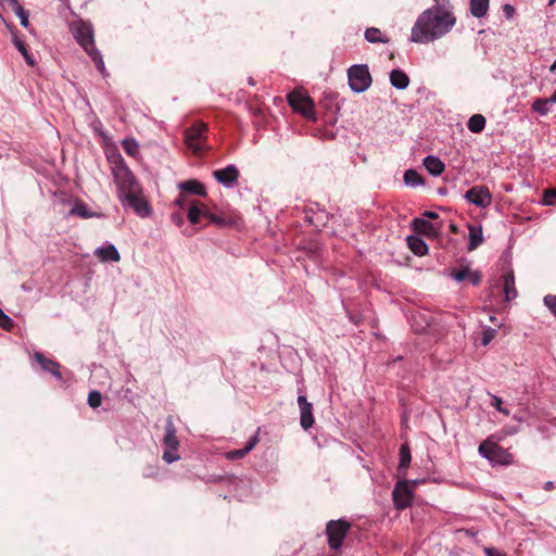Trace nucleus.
I'll use <instances>...</instances> for the list:
<instances>
[{
    "mask_svg": "<svg viewBox=\"0 0 556 556\" xmlns=\"http://www.w3.org/2000/svg\"><path fill=\"white\" fill-rule=\"evenodd\" d=\"M456 17L445 5H434L425 10L416 20L410 40L429 43L445 36L454 27Z\"/></svg>",
    "mask_w": 556,
    "mask_h": 556,
    "instance_id": "obj_1",
    "label": "nucleus"
},
{
    "mask_svg": "<svg viewBox=\"0 0 556 556\" xmlns=\"http://www.w3.org/2000/svg\"><path fill=\"white\" fill-rule=\"evenodd\" d=\"M70 29L79 46L92 59L99 72L105 76L106 70L103 58L94 46L92 25L85 21H76L71 24Z\"/></svg>",
    "mask_w": 556,
    "mask_h": 556,
    "instance_id": "obj_2",
    "label": "nucleus"
},
{
    "mask_svg": "<svg viewBox=\"0 0 556 556\" xmlns=\"http://www.w3.org/2000/svg\"><path fill=\"white\" fill-rule=\"evenodd\" d=\"M116 159L117 163L113 167V175L118 186L121 200L126 193L140 192L141 190L131 170L125 165L122 156L117 155Z\"/></svg>",
    "mask_w": 556,
    "mask_h": 556,
    "instance_id": "obj_3",
    "label": "nucleus"
},
{
    "mask_svg": "<svg viewBox=\"0 0 556 556\" xmlns=\"http://www.w3.org/2000/svg\"><path fill=\"white\" fill-rule=\"evenodd\" d=\"M479 454L494 465H510L513 455L490 439L483 441L478 448Z\"/></svg>",
    "mask_w": 556,
    "mask_h": 556,
    "instance_id": "obj_4",
    "label": "nucleus"
},
{
    "mask_svg": "<svg viewBox=\"0 0 556 556\" xmlns=\"http://www.w3.org/2000/svg\"><path fill=\"white\" fill-rule=\"evenodd\" d=\"M287 99L293 111L302 114L307 119H316L314 101L305 92L294 90L288 94Z\"/></svg>",
    "mask_w": 556,
    "mask_h": 556,
    "instance_id": "obj_5",
    "label": "nucleus"
},
{
    "mask_svg": "<svg viewBox=\"0 0 556 556\" xmlns=\"http://www.w3.org/2000/svg\"><path fill=\"white\" fill-rule=\"evenodd\" d=\"M349 85L351 89L361 93L366 91L371 85V75L365 64L352 65L348 71Z\"/></svg>",
    "mask_w": 556,
    "mask_h": 556,
    "instance_id": "obj_6",
    "label": "nucleus"
},
{
    "mask_svg": "<svg viewBox=\"0 0 556 556\" xmlns=\"http://www.w3.org/2000/svg\"><path fill=\"white\" fill-rule=\"evenodd\" d=\"M163 444L165 446V451L163 453V459L167 464H172L177 462L180 457L176 452L179 446V441L176 435V428L174 426V421L172 417L166 419L165 425V435L163 439Z\"/></svg>",
    "mask_w": 556,
    "mask_h": 556,
    "instance_id": "obj_7",
    "label": "nucleus"
},
{
    "mask_svg": "<svg viewBox=\"0 0 556 556\" xmlns=\"http://www.w3.org/2000/svg\"><path fill=\"white\" fill-rule=\"evenodd\" d=\"M207 125L204 123H195L185 132L186 144L198 153L204 150L206 141Z\"/></svg>",
    "mask_w": 556,
    "mask_h": 556,
    "instance_id": "obj_8",
    "label": "nucleus"
},
{
    "mask_svg": "<svg viewBox=\"0 0 556 556\" xmlns=\"http://www.w3.org/2000/svg\"><path fill=\"white\" fill-rule=\"evenodd\" d=\"M350 527L351 525L342 519L331 520L328 522L326 532L328 535L329 546L332 549H338L341 546Z\"/></svg>",
    "mask_w": 556,
    "mask_h": 556,
    "instance_id": "obj_9",
    "label": "nucleus"
},
{
    "mask_svg": "<svg viewBox=\"0 0 556 556\" xmlns=\"http://www.w3.org/2000/svg\"><path fill=\"white\" fill-rule=\"evenodd\" d=\"M413 490L408 480L399 481L392 492L393 503L396 509H405L410 506L413 501Z\"/></svg>",
    "mask_w": 556,
    "mask_h": 556,
    "instance_id": "obj_10",
    "label": "nucleus"
},
{
    "mask_svg": "<svg viewBox=\"0 0 556 556\" xmlns=\"http://www.w3.org/2000/svg\"><path fill=\"white\" fill-rule=\"evenodd\" d=\"M140 192L126 193L122 197L121 202L124 206H129L140 217H148L151 215V207L146 199L139 195Z\"/></svg>",
    "mask_w": 556,
    "mask_h": 556,
    "instance_id": "obj_11",
    "label": "nucleus"
},
{
    "mask_svg": "<svg viewBox=\"0 0 556 556\" xmlns=\"http://www.w3.org/2000/svg\"><path fill=\"white\" fill-rule=\"evenodd\" d=\"M465 199L478 207H488L492 202L491 192L485 186L472 187L466 192Z\"/></svg>",
    "mask_w": 556,
    "mask_h": 556,
    "instance_id": "obj_12",
    "label": "nucleus"
},
{
    "mask_svg": "<svg viewBox=\"0 0 556 556\" xmlns=\"http://www.w3.org/2000/svg\"><path fill=\"white\" fill-rule=\"evenodd\" d=\"M216 180L227 188L232 187L239 177V172L235 165H228L224 169H217L213 173Z\"/></svg>",
    "mask_w": 556,
    "mask_h": 556,
    "instance_id": "obj_13",
    "label": "nucleus"
},
{
    "mask_svg": "<svg viewBox=\"0 0 556 556\" xmlns=\"http://www.w3.org/2000/svg\"><path fill=\"white\" fill-rule=\"evenodd\" d=\"M298 404L301 412V426L303 429L307 430L314 425L313 406L307 402L304 395L298 396Z\"/></svg>",
    "mask_w": 556,
    "mask_h": 556,
    "instance_id": "obj_14",
    "label": "nucleus"
},
{
    "mask_svg": "<svg viewBox=\"0 0 556 556\" xmlns=\"http://www.w3.org/2000/svg\"><path fill=\"white\" fill-rule=\"evenodd\" d=\"M34 359L41 366V368L45 371L50 372L51 375H53L58 379H62V375L60 372V364L59 363L45 357V355L42 353H40V352H35L34 353Z\"/></svg>",
    "mask_w": 556,
    "mask_h": 556,
    "instance_id": "obj_15",
    "label": "nucleus"
},
{
    "mask_svg": "<svg viewBox=\"0 0 556 556\" xmlns=\"http://www.w3.org/2000/svg\"><path fill=\"white\" fill-rule=\"evenodd\" d=\"M94 254L103 263L118 262L121 260V255L115 245L113 244L99 247L98 249H96Z\"/></svg>",
    "mask_w": 556,
    "mask_h": 556,
    "instance_id": "obj_16",
    "label": "nucleus"
},
{
    "mask_svg": "<svg viewBox=\"0 0 556 556\" xmlns=\"http://www.w3.org/2000/svg\"><path fill=\"white\" fill-rule=\"evenodd\" d=\"M258 442V433H255L243 448L229 451L226 454V458L230 460L243 458L248 453H250Z\"/></svg>",
    "mask_w": 556,
    "mask_h": 556,
    "instance_id": "obj_17",
    "label": "nucleus"
},
{
    "mask_svg": "<svg viewBox=\"0 0 556 556\" xmlns=\"http://www.w3.org/2000/svg\"><path fill=\"white\" fill-rule=\"evenodd\" d=\"M413 227L417 232L427 236L437 233L441 229V225L432 224L422 218H415L413 220Z\"/></svg>",
    "mask_w": 556,
    "mask_h": 556,
    "instance_id": "obj_18",
    "label": "nucleus"
},
{
    "mask_svg": "<svg viewBox=\"0 0 556 556\" xmlns=\"http://www.w3.org/2000/svg\"><path fill=\"white\" fill-rule=\"evenodd\" d=\"M424 165L432 176H440L445 169L444 163L434 155L426 156L424 159Z\"/></svg>",
    "mask_w": 556,
    "mask_h": 556,
    "instance_id": "obj_19",
    "label": "nucleus"
},
{
    "mask_svg": "<svg viewBox=\"0 0 556 556\" xmlns=\"http://www.w3.org/2000/svg\"><path fill=\"white\" fill-rule=\"evenodd\" d=\"M503 291L506 301L515 300L518 295L517 289L515 288V276L513 271L507 273L503 277Z\"/></svg>",
    "mask_w": 556,
    "mask_h": 556,
    "instance_id": "obj_20",
    "label": "nucleus"
},
{
    "mask_svg": "<svg viewBox=\"0 0 556 556\" xmlns=\"http://www.w3.org/2000/svg\"><path fill=\"white\" fill-rule=\"evenodd\" d=\"M390 83L394 88L403 90L407 88L409 84V78L403 71L393 70L390 73Z\"/></svg>",
    "mask_w": 556,
    "mask_h": 556,
    "instance_id": "obj_21",
    "label": "nucleus"
},
{
    "mask_svg": "<svg viewBox=\"0 0 556 556\" xmlns=\"http://www.w3.org/2000/svg\"><path fill=\"white\" fill-rule=\"evenodd\" d=\"M407 244L412 252L416 255L422 256L428 253V245L426 242L416 236H408L407 237Z\"/></svg>",
    "mask_w": 556,
    "mask_h": 556,
    "instance_id": "obj_22",
    "label": "nucleus"
},
{
    "mask_svg": "<svg viewBox=\"0 0 556 556\" xmlns=\"http://www.w3.org/2000/svg\"><path fill=\"white\" fill-rule=\"evenodd\" d=\"M483 242L482 228L480 226H469L468 250H476Z\"/></svg>",
    "mask_w": 556,
    "mask_h": 556,
    "instance_id": "obj_23",
    "label": "nucleus"
},
{
    "mask_svg": "<svg viewBox=\"0 0 556 556\" xmlns=\"http://www.w3.org/2000/svg\"><path fill=\"white\" fill-rule=\"evenodd\" d=\"M179 188L181 190H185V191L198 194V195H202V197H204L206 194L205 187L198 180H192V179L186 180L179 185Z\"/></svg>",
    "mask_w": 556,
    "mask_h": 556,
    "instance_id": "obj_24",
    "label": "nucleus"
},
{
    "mask_svg": "<svg viewBox=\"0 0 556 556\" xmlns=\"http://www.w3.org/2000/svg\"><path fill=\"white\" fill-rule=\"evenodd\" d=\"M490 0H470V13L475 17H483L489 10Z\"/></svg>",
    "mask_w": 556,
    "mask_h": 556,
    "instance_id": "obj_25",
    "label": "nucleus"
},
{
    "mask_svg": "<svg viewBox=\"0 0 556 556\" xmlns=\"http://www.w3.org/2000/svg\"><path fill=\"white\" fill-rule=\"evenodd\" d=\"M468 129L471 132L479 134L485 127V117L481 114L472 115L468 121Z\"/></svg>",
    "mask_w": 556,
    "mask_h": 556,
    "instance_id": "obj_26",
    "label": "nucleus"
},
{
    "mask_svg": "<svg viewBox=\"0 0 556 556\" xmlns=\"http://www.w3.org/2000/svg\"><path fill=\"white\" fill-rule=\"evenodd\" d=\"M365 38L367 41L376 43V42H382L387 43L389 41V38L382 35L381 30L376 27H370L365 31Z\"/></svg>",
    "mask_w": 556,
    "mask_h": 556,
    "instance_id": "obj_27",
    "label": "nucleus"
},
{
    "mask_svg": "<svg viewBox=\"0 0 556 556\" xmlns=\"http://www.w3.org/2000/svg\"><path fill=\"white\" fill-rule=\"evenodd\" d=\"M13 43L16 47V49L21 52V54L24 56L26 63L29 66H34L35 59L28 53L24 42L20 38H17V36L15 34H13Z\"/></svg>",
    "mask_w": 556,
    "mask_h": 556,
    "instance_id": "obj_28",
    "label": "nucleus"
},
{
    "mask_svg": "<svg viewBox=\"0 0 556 556\" xmlns=\"http://www.w3.org/2000/svg\"><path fill=\"white\" fill-rule=\"evenodd\" d=\"M404 181L407 186L417 187L424 184L421 176L414 169H407L404 174Z\"/></svg>",
    "mask_w": 556,
    "mask_h": 556,
    "instance_id": "obj_29",
    "label": "nucleus"
},
{
    "mask_svg": "<svg viewBox=\"0 0 556 556\" xmlns=\"http://www.w3.org/2000/svg\"><path fill=\"white\" fill-rule=\"evenodd\" d=\"M410 459H412V456H410V450H409V446L408 444H402L401 445V448H400V465H399V468L400 469H407L409 464H410Z\"/></svg>",
    "mask_w": 556,
    "mask_h": 556,
    "instance_id": "obj_30",
    "label": "nucleus"
},
{
    "mask_svg": "<svg viewBox=\"0 0 556 556\" xmlns=\"http://www.w3.org/2000/svg\"><path fill=\"white\" fill-rule=\"evenodd\" d=\"M551 99H538L532 103V110L544 116L549 112Z\"/></svg>",
    "mask_w": 556,
    "mask_h": 556,
    "instance_id": "obj_31",
    "label": "nucleus"
},
{
    "mask_svg": "<svg viewBox=\"0 0 556 556\" xmlns=\"http://www.w3.org/2000/svg\"><path fill=\"white\" fill-rule=\"evenodd\" d=\"M123 149L130 156H136L139 152V144L132 138H127L122 141Z\"/></svg>",
    "mask_w": 556,
    "mask_h": 556,
    "instance_id": "obj_32",
    "label": "nucleus"
},
{
    "mask_svg": "<svg viewBox=\"0 0 556 556\" xmlns=\"http://www.w3.org/2000/svg\"><path fill=\"white\" fill-rule=\"evenodd\" d=\"M204 210H201L197 205H191L188 211V219L191 224L195 225L199 223L200 217L203 215Z\"/></svg>",
    "mask_w": 556,
    "mask_h": 556,
    "instance_id": "obj_33",
    "label": "nucleus"
},
{
    "mask_svg": "<svg viewBox=\"0 0 556 556\" xmlns=\"http://www.w3.org/2000/svg\"><path fill=\"white\" fill-rule=\"evenodd\" d=\"M495 336H496V329L491 328V327H485L482 330L481 344L483 346L489 345L490 342L495 338Z\"/></svg>",
    "mask_w": 556,
    "mask_h": 556,
    "instance_id": "obj_34",
    "label": "nucleus"
},
{
    "mask_svg": "<svg viewBox=\"0 0 556 556\" xmlns=\"http://www.w3.org/2000/svg\"><path fill=\"white\" fill-rule=\"evenodd\" d=\"M14 323L10 316H8L0 307V327L7 331L12 330Z\"/></svg>",
    "mask_w": 556,
    "mask_h": 556,
    "instance_id": "obj_35",
    "label": "nucleus"
},
{
    "mask_svg": "<svg viewBox=\"0 0 556 556\" xmlns=\"http://www.w3.org/2000/svg\"><path fill=\"white\" fill-rule=\"evenodd\" d=\"M71 215H76L83 218L91 217L92 215L88 212V208L85 204H76L71 210Z\"/></svg>",
    "mask_w": 556,
    "mask_h": 556,
    "instance_id": "obj_36",
    "label": "nucleus"
},
{
    "mask_svg": "<svg viewBox=\"0 0 556 556\" xmlns=\"http://www.w3.org/2000/svg\"><path fill=\"white\" fill-rule=\"evenodd\" d=\"M544 305L548 308L552 315L556 318V295L547 294L543 298Z\"/></svg>",
    "mask_w": 556,
    "mask_h": 556,
    "instance_id": "obj_37",
    "label": "nucleus"
},
{
    "mask_svg": "<svg viewBox=\"0 0 556 556\" xmlns=\"http://www.w3.org/2000/svg\"><path fill=\"white\" fill-rule=\"evenodd\" d=\"M102 395L99 391H91L88 395V403L91 407L97 408L101 405Z\"/></svg>",
    "mask_w": 556,
    "mask_h": 556,
    "instance_id": "obj_38",
    "label": "nucleus"
},
{
    "mask_svg": "<svg viewBox=\"0 0 556 556\" xmlns=\"http://www.w3.org/2000/svg\"><path fill=\"white\" fill-rule=\"evenodd\" d=\"M14 13L16 14V16L20 18L21 21V25L25 28H27L29 26V21H28V13L27 11L24 10V8L21 5L18 8H16V10H14Z\"/></svg>",
    "mask_w": 556,
    "mask_h": 556,
    "instance_id": "obj_39",
    "label": "nucleus"
},
{
    "mask_svg": "<svg viewBox=\"0 0 556 556\" xmlns=\"http://www.w3.org/2000/svg\"><path fill=\"white\" fill-rule=\"evenodd\" d=\"M543 203L545 205L556 204V189L546 190L543 197Z\"/></svg>",
    "mask_w": 556,
    "mask_h": 556,
    "instance_id": "obj_40",
    "label": "nucleus"
},
{
    "mask_svg": "<svg viewBox=\"0 0 556 556\" xmlns=\"http://www.w3.org/2000/svg\"><path fill=\"white\" fill-rule=\"evenodd\" d=\"M469 268L466 267V268H463L460 270H456V271H453L451 274V276L453 277L454 280L456 281H464L467 279L468 275H469Z\"/></svg>",
    "mask_w": 556,
    "mask_h": 556,
    "instance_id": "obj_41",
    "label": "nucleus"
},
{
    "mask_svg": "<svg viewBox=\"0 0 556 556\" xmlns=\"http://www.w3.org/2000/svg\"><path fill=\"white\" fill-rule=\"evenodd\" d=\"M203 216L208 218V220L211 223L216 224L218 226H223V225L226 224L225 219H223L222 217H219V216H217L215 214L210 213L207 210H204Z\"/></svg>",
    "mask_w": 556,
    "mask_h": 556,
    "instance_id": "obj_42",
    "label": "nucleus"
},
{
    "mask_svg": "<svg viewBox=\"0 0 556 556\" xmlns=\"http://www.w3.org/2000/svg\"><path fill=\"white\" fill-rule=\"evenodd\" d=\"M492 400H493V406L495 407L496 410H498L500 413H502V414H504L506 416L509 415V410L502 406L503 402H502L501 397H498L496 395H493Z\"/></svg>",
    "mask_w": 556,
    "mask_h": 556,
    "instance_id": "obj_43",
    "label": "nucleus"
},
{
    "mask_svg": "<svg viewBox=\"0 0 556 556\" xmlns=\"http://www.w3.org/2000/svg\"><path fill=\"white\" fill-rule=\"evenodd\" d=\"M467 279L473 285L477 286L481 281V275L478 271L469 270V275Z\"/></svg>",
    "mask_w": 556,
    "mask_h": 556,
    "instance_id": "obj_44",
    "label": "nucleus"
},
{
    "mask_svg": "<svg viewBox=\"0 0 556 556\" xmlns=\"http://www.w3.org/2000/svg\"><path fill=\"white\" fill-rule=\"evenodd\" d=\"M484 553L486 556H507L506 554L497 551L496 548H493V547H486L484 548Z\"/></svg>",
    "mask_w": 556,
    "mask_h": 556,
    "instance_id": "obj_45",
    "label": "nucleus"
},
{
    "mask_svg": "<svg viewBox=\"0 0 556 556\" xmlns=\"http://www.w3.org/2000/svg\"><path fill=\"white\" fill-rule=\"evenodd\" d=\"M503 11H504L505 16L507 18H510L514 15V13H515V9H514V7L511 4H505L503 7Z\"/></svg>",
    "mask_w": 556,
    "mask_h": 556,
    "instance_id": "obj_46",
    "label": "nucleus"
},
{
    "mask_svg": "<svg viewBox=\"0 0 556 556\" xmlns=\"http://www.w3.org/2000/svg\"><path fill=\"white\" fill-rule=\"evenodd\" d=\"M413 328L416 332H422L426 330V326L418 325L416 321L413 323Z\"/></svg>",
    "mask_w": 556,
    "mask_h": 556,
    "instance_id": "obj_47",
    "label": "nucleus"
},
{
    "mask_svg": "<svg viewBox=\"0 0 556 556\" xmlns=\"http://www.w3.org/2000/svg\"><path fill=\"white\" fill-rule=\"evenodd\" d=\"M185 203L186 200L184 195H180L178 199L175 200V204L178 205L179 207H184Z\"/></svg>",
    "mask_w": 556,
    "mask_h": 556,
    "instance_id": "obj_48",
    "label": "nucleus"
},
{
    "mask_svg": "<svg viewBox=\"0 0 556 556\" xmlns=\"http://www.w3.org/2000/svg\"><path fill=\"white\" fill-rule=\"evenodd\" d=\"M425 480H418V479H415V480H408L409 482V486L413 489L415 486H417L418 484H420L421 482H424Z\"/></svg>",
    "mask_w": 556,
    "mask_h": 556,
    "instance_id": "obj_49",
    "label": "nucleus"
},
{
    "mask_svg": "<svg viewBox=\"0 0 556 556\" xmlns=\"http://www.w3.org/2000/svg\"><path fill=\"white\" fill-rule=\"evenodd\" d=\"M425 216H427L429 218H437L438 214L434 212L427 211V212H425Z\"/></svg>",
    "mask_w": 556,
    "mask_h": 556,
    "instance_id": "obj_50",
    "label": "nucleus"
},
{
    "mask_svg": "<svg viewBox=\"0 0 556 556\" xmlns=\"http://www.w3.org/2000/svg\"><path fill=\"white\" fill-rule=\"evenodd\" d=\"M553 488H554V484H553V482H552V481H548V482H546V483H545V490L549 491V490H552Z\"/></svg>",
    "mask_w": 556,
    "mask_h": 556,
    "instance_id": "obj_51",
    "label": "nucleus"
},
{
    "mask_svg": "<svg viewBox=\"0 0 556 556\" xmlns=\"http://www.w3.org/2000/svg\"><path fill=\"white\" fill-rule=\"evenodd\" d=\"M435 2V5H445V2H448L447 0H433Z\"/></svg>",
    "mask_w": 556,
    "mask_h": 556,
    "instance_id": "obj_52",
    "label": "nucleus"
},
{
    "mask_svg": "<svg viewBox=\"0 0 556 556\" xmlns=\"http://www.w3.org/2000/svg\"><path fill=\"white\" fill-rule=\"evenodd\" d=\"M551 72H555L556 71V60L554 61V63L551 65V68H549Z\"/></svg>",
    "mask_w": 556,
    "mask_h": 556,
    "instance_id": "obj_53",
    "label": "nucleus"
},
{
    "mask_svg": "<svg viewBox=\"0 0 556 556\" xmlns=\"http://www.w3.org/2000/svg\"><path fill=\"white\" fill-rule=\"evenodd\" d=\"M552 103H556V91L552 94V97L549 98Z\"/></svg>",
    "mask_w": 556,
    "mask_h": 556,
    "instance_id": "obj_54",
    "label": "nucleus"
},
{
    "mask_svg": "<svg viewBox=\"0 0 556 556\" xmlns=\"http://www.w3.org/2000/svg\"><path fill=\"white\" fill-rule=\"evenodd\" d=\"M490 321H491V323H495V321H496V317H495V316H493V315H491V316H490Z\"/></svg>",
    "mask_w": 556,
    "mask_h": 556,
    "instance_id": "obj_55",
    "label": "nucleus"
},
{
    "mask_svg": "<svg viewBox=\"0 0 556 556\" xmlns=\"http://www.w3.org/2000/svg\"><path fill=\"white\" fill-rule=\"evenodd\" d=\"M451 229H452L453 231H456V227H455V225H453V224H452V225H451Z\"/></svg>",
    "mask_w": 556,
    "mask_h": 556,
    "instance_id": "obj_56",
    "label": "nucleus"
},
{
    "mask_svg": "<svg viewBox=\"0 0 556 556\" xmlns=\"http://www.w3.org/2000/svg\"><path fill=\"white\" fill-rule=\"evenodd\" d=\"M556 0H549V5H552Z\"/></svg>",
    "mask_w": 556,
    "mask_h": 556,
    "instance_id": "obj_57",
    "label": "nucleus"
}]
</instances>
